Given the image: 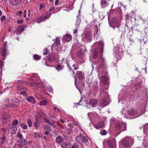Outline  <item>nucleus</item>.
<instances>
[{
    "label": "nucleus",
    "mask_w": 148,
    "mask_h": 148,
    "mask_svg": "<svg viewBox=\"0 0 148 148\" xmlns=\"http://www.w3.org/2000/svg\"><path fill=\"white\" fill-rule=\"evenodd\" d=\"M77 142L83 146L84 145L87 144L88 140L86 136L82 134H80L76 138Z\"/></svg>",
    "instance_id": "1"
},
{
    "label": "nucleus",
    "mask_w": 148,
    "mask_h": 148,
    "mask_svg": "<svg viewBox=\"0 0 148 148\" xmlns=\"http://www.w3.org/2000/svg\"><path fill=\"white\" fill-rule=\"evenodd\" d=\"M104 44L103 42H100L98 44V46L99 47V50L101 54V58L100 59L99 61L101 65H103L105 60L104 58L103 57V47Z\"/></svg>",
    "instance_id": "2"
},
{
    "label": "nucleus",
    "mask_w": 148,
    "mask_h": 148,
    "mask_svg": "<svg viewBox=\"0 0 148 148\" xmlns=\"http://www.w3.org/2000/svg\"><path fill=\"white\" fill-rule=\"evenodd\" d=\"M9 52L8 48L6 45L0 49V54L1 56L3 57V59H5L6 56L8 55Z\"/></svg>",
    "instance_id": "3"
},
{
    "label": "nucleus",
    "mask_w": 148,
    "mask_h": 148,
    "mask_svg": "<svg viewBox=\"0 0 148 148\" xmlns=\"http://www.w3.org/2000/svg\"><path fill=\"white\" fill-rule=\"evenodd\" d=\"M51 16V14L48 13H47L45 16L44 14H42L40 16L37 18L36 21L38 23H39L43 21L48 18Z\"/></svg>",
    "instance_id": "4"
},
{
    "label": "nucleus",
    "mask_w": 148,
    "mask_h": 148,
    "mask_svg": "<svg viewBox=\"0 0 148 148\" xmlns=\"http://www.w3.org/2000/svg\"><path fill=\"white\" fill-rule=\"evenodd\" d=\"M44 119L46 122L49 124L50 125L52 126L53 127H56L57 126H60L59 125V123L57 122H56L55 121L53 120H51V122H50V120L47 118H45Z\"/></svg>",
    "instance_id": "5"
},
{
    "label": "nucleus",
    "mask_w": 148,
    "mask_h": 148,
    "mask_svg": "<svg viewBox=\"0 0 148 148\" xmlns=\"http://www.w3.org/2000/svg\"><path fill=\"white\" fill-rule=\"evenodd\" d=\"M105 93L107 95V97H106V98H102V99L101 101V104L102 105L103 107H104L108 105L109 103L108 101V96L106 92Z\"/></svg>",
    "instance_id": "6"
},
{
    "label": "nucleus",
    "mask_w": 148,
    "mask_h": 148,
    "mask_svg": "<svg viewBox=\"0 0 148 148\" xmlns=\"http://www.w3.org/2000/svg\"><path fill=\"white\" fill-rule=\"evenodd\" d=\"M129 141L130 138L128 137H126L122 140L120 143L124 147H127L129 146Z\"/></svg>",
    "instance_id": "7"
},
{
    "label": "nucleus",
    "mask_w": 148,
    "mask_h": 148,
    "mask_svg": "<svg viewBox=\"0 0 148 148\" xmlns=\"http://www.w3.org/2000/svg\"><path fill=\"white\" fill-rule=\"evenodd\" d=\"M139 115L137 113V111L136 109H134L130 110V116H133V117L130 116V119L135 118L137 117Z\"/></svg>",
    "instance_id": "8"
},
{
    "label": "nucleus",
    "mask_w": 148,
    "mask_h": 148,
    "mask_svg": "<svg viewBox=\"0 0 148 148\" xmlns=\"http://www.w3.org/2000/svg\"><path fill=\"white\" fill-rule=\"evenodd\" d=\"M86 104L87 107H88V104L90 105L92 107H94L97 105V101L95 99H93L89 101L88 103H86Z\"/></svg>",
    "instance_id": "9"
},
{
    "label": "nucleus",
    "mask_w": 148,
    "mask_h": 148,
    "mask_svg": "<svg viewBox=\"0 0 148 148\" xmlns=\"http://www.w3.org/2000/svg\"><path fill=\"white\" fill-rule=\"evenodd\" d=\"M124 112L123 113L124 114V116L127 119L129 118L130 116V113L129 111H130V109L128 107H125L123 108Z\"/></svg>",
    "instance_id": "10"
},
{
    "label": "nucleus",
    "mask_w": 148,
    "mask_h": 148,
    "mask_svg": "<svg viewBox=\"0 0 148 148\" xmlns=\"http://www.w3.org/2000/svg\"><path fill=\"white\" fill-rule=\"evenodd\" d=\"M98 82L96 80L91 83V85L94 91H97L99 90V88L97 85Z\"/></svg>",
    "instance_id": "11"
},
{
    "label": "nucleus",
    "mask_w": 148,
    "mask_h": 148,
    "mask_svg": "<svg viewBox=\"0 0 148 148\" xmlns=\"http://www.w3.org/2000/svg\"><path fill=\"white\" fill-rule=\"evenodd\" d=\"M9 127L10 128H9L8 131L11 134H15L17 130L16 127L14 126H11V125H10Z\"/></svg>",
    "instance_id": "12"
},
{
    "label": "nucleus",
    "mask_w": 148,
    "mask_h": 148,
    "mask_svg": "<svg viewBox=\"0 0 148 148\" xmlns=\"http://www.w3.org/2000/svg\"><path fill=\"white\" fill-rule=\"evenodd\" d=\"M76 75L80 80H82L84 78V72L81 71H78L76 73Z\"/></svg>",
    "instance_id": "13"
},
{
    "label": "nucleus",
    "mask_w": 148,
    "mask_h": 148,
    "mask_svg": "<svg viewBox=\"0 0 148 148\" xmlns=\"http://www.w3.org/2000/svg\"><path fill=\"white\" fill-rule=\"evenodd\" d=\"M72 37L69 34H66L62 38V40H64L66 42H69L71 40Z\"/></svg>",
    "instance_id": "14"
},
{
    "label": "nucleus",
    "mask_w": 148,
    "mask_h": 148,
    "mask_svg": "<svg viewBox=\"0 0 148 148\" xmlns=\"http://www.w3.org/2000/svg\"><path fill=\"white\" fill-rule=\"evenodd\" d=\"M125 127V124L123 122H119L116 125V128L118 130H121L123 131V128Z\"/></svg>",
    "instance_id": "15"
},
{
    "label": "nucleus",
    "mask_w": 148,
    "mask_h": 148,
    "mask_svg": "<svg viewBox=\"0 0 148 148\" xmlns=\"http://www.w3.org/2000/svg\"><path fill=\"white\" fill-rule=\"evenodd\" d=\"M21 0H10V3L12 5H17L21 3Z\"/></svg>",
    "instance_id": "16"
},
{
    "label": "nucleus",
    "mask_w": 148,
    "mask_h": 148,
    "mask_svg": "<svg viewBox=\"0 0 148 148\" xmlns=\"http://www.w3.org/2000/svg\"><path fill=\"white\" fill-rule=\"evenodd\" d=\"M104 125L105 124L104 121H100L95 124L94 125V127L96 129H99L103 127L104 126Z\"/></svg>",
    "instance_id": "17"
},
{
    "label": "nucleus",
    "mask_w": 148,
    "mask_h": 148,
    "mask_svg": "<svg viewBox=\"0 0 148 148\" xmlns=\"http://www.w3.org/2000/svg\"><path fill=\"white\" fill-rule=\"evenodd\" d=\"M25 140L24 139H20L18 141V146L20 148H22L25 145Z\"/></svg>",
    "instance_id": "18"
},
{
    "label": "nucleus",
    "mask_w": 148,
    "mask_h": 148,
    "mask_svg": "<svg viewBox=\"0 0 148 148\" xmlns=\"http://www.w3.org/2000/svg\"><path fill=\"white\" fill-rule=\"evenodd\" d=\"M142 82L141 81H139L136 83L134 85V88L137 90L139 89L142 85Z\"/></svg>",
    "instance_id": "19"
},
{
    "label": "nucleus",
    "mask_w": 148,
    "mask_h": 148,
    "mask_svg": "<svg viewBox=\"0 0 148 148\" xmlns=\"http://www.w3.org/2000/svg\"><path fill=\"white\" fill-rule=\"evenodd\" d=\"M100 4L103 8H105L108 5V3L106 0H101Z\"/></svg>",
    "instance_id": "20"
},
{
    "label": "nucleus",
    "mask_w": 148,
    "mask_h": 148,
    "mask_svg": "<svg viewBox=\"0 0 148 148\" xmlns=\"http://www.w3.org/2000/svg\"><path fill=\"white\" fill-rule=\"evenodd\" d=\"M24 30L23 26L22 25H20L18 26L16 28L17 32L19 33L23 32Z\"/></svg>",
    "instance_id": "21"
},
{
    "label": "nucleus",
    "mask_w": 148,
    "mask_h": 148,
    "mask_svg": "<svg viewBox=\"0 0 148 148\" xmlns=\"http://www.w3.org/2000/svg\"><path fill=\"white\" fill-rule=\"evenodd\" d=\"M3 137L0 138V144H4L6 142V137L5 136L4 133L3 134Z\"/></svg>",
    "instance_id": "22"
},
{
    "label": "nucleus",
    "mask_w": 148,
    "mask_h": 148,
    "mask_svg": "<svg viewBox=\"0 0 148 148\" xmlns=\"http://www.w3.org/2000/svg\"><path fill=\"white\" fill-rule=\"evenodd\" d=\"M26 99L29 102L34 103L36 102V101L34 98L31 96H29V97L26 98Z\"/></svg>",
    "instance_id": "23"
},
{
    "label": "nucleus",
    "mask_w": 148,
    "mask_h": 148,
    "mask_svg": "<svg viewBox=\"0 0 148 148\" xmlns=\"http://www.w3.org/2000/svg\"><path fill=\"white\" fill-rule=\"evenodd\" d=\"M48 60L50 62H53L56 60V56L53 55H51L48 57Z\"/></svg>",
    "instance_id": "24"
},
{
    "label": "nucleus",
    "mask_w": 148,
    "mask_h": 148,
    "mask_svg": "<svg viewBox=\"0 0 148 148\" xmlns=\"http://www.w3.org/2000/svg\"><path fill=\"white\" fill-rule=\"evenodd\" d=\"M63 141V138L61 136H58L56 138V142L57 143L60 144L62 143Z\"/></svg>",
    "instance_id": "25"
},
{
    "label": "nucleus",
    "mask_w": 148,
    "mask_h": 148,
    "mask_svg": "<svg viewBox=\"0 0 148 148\" xmlns=\"http://www.w3.org/2000/svg\"><path fill=\"white\" fill-rule=\"evenodd\" d=\"M71 146V144L69 142H67L64 143L63 146L64 148H70Z\"/></svg>",
    "instance_id": "26"
},
{
    "label": "nucleus",
    "mask_w": 148,
    "mask_h": 148,
    "mask_svg": "<svg viewBox=\"0 0 148 148\" xmlns=\"http://www.w3.org/2000/svg\"><path fill=\"white\" fill-rule=\"evenodd\" d=\"M116 142V140L115 139L113 138V142L112 144L111 142H108V145L109 147L110 148H113L114 145Z\"/></svg>",
    "instance_id": "27"
},
{
    "label": "nucleus",
    "mask_w": 148,
    "mask_h": 148,
    "mask_svg": "<svg viewBox=\"0 0 148 148\" xmlns=\"http://www.w3.org/2000/svg\"><path fill=\"white\" fill-rule=\"evenodd\" d=\"M55 43L53 44L52 45V46L54 47L60 44V40L58 38H57L56 39H55Z\"/></svg>",
    "instance_id": "28"
},
{
    "label": "nucleus",
    "mask_w": 148,
    "mask_h": 148,
    "mask_svg": "<svg viewBox=\"0 0 148 148\" xmlns=\"http://www.w3.org/2000/svg\"><path fill=\"white\" fill-rule=\"evenodd\" d=\"M27 91V89L26 88L24 89V90H22V91H21L19 92V93L20 94L24 96H27V93L26 92V91Z\"/></svg>",
    "instance_id": "29"
},
{
    "label": "nucleus",
    "mask_w": 148,
    "mask_h": 148,
    "mask_svg": "<svg viewBox=\"0 0 148 148\" xmlns=\"http://www.w3.org/2000/svg\"><path fill=\"white\" fill-rule=\"evenodd\" d=\"M30 85L32 86H33L36 88H38L39 87V84L38 83L36 82H32L31 83Z\"/></svg>",
    "instance_id": "30"
},
{
    "label": "nucleus",
    "mask_w": 148,
    "mask_h": 148,
    "mask_svg": "<svg viewBox=\"0 0 148 148\" xmlns=\"http://www.w3.org/2000/svg\"><path fill=\"white\" fill-rule=\"evenodd\" d=\"M101 79L103 84H106L107 83L108 80L106 76H102L101 77Z\"/></svg>",
    "instance_id": "31"
},
{
    "label": "nucleus",
    "mask_w": 148,
    "mask_h": 148,
    "mask_svg": "<svg viewBox=\"0 0 148 148\" xmlns=\"http://www.w3.org/2000/svg\"><path fill=\"white\" fill-rule=\"evenodd\" d=\"M91 35L90 33L89 32H87L85 34V37L86 39L87 40L86 41H88V40L90 39L91 37Z\"/></svg>",
    "instance_id": "32"
},
{
    "label": "nucleus",
    "mask_w": 148,
    "mask_h": 148,
    "mask_svg": "<svg viewBox=\"0 0 148 148\" xmlns=\"http://www.w3.org/2000/svg\"><path fill=\"white\" fill-rule=\"evenodd\" d=\"M98 51L97 50H95L94 52V53L92 55V57L94 59L96 58L98 55Z\"/></svg>",
    "instance_id": "33"
},
{
    "label": "nucleus",
    "mask_w": 148,
    "mask_h": 148,
    "mask_svg": "<svg viewBox=\"0 0 148 148\" xmlns=\"http://www.w3.org/2000/svg\"><path fill=\"white\" fill-rule=\"evenodd\" d=\"M34 59L36 60H38L40 59L41 56L39 55L34 54L33 56Z\"/></svg>",
    "instance_id": "34"
},
{
    "label": "nucleus",
    "mask_w": 148,
    "mask_h": 148,
    "mask_svg": "<svg viewBox=\"0 0 148 148\" xmlns=\"http://www.w3.org/2000/svg\"><path fill=\"white\" fill-rule=\"evenodd\" d=\"M47 101L44 100L40 102L39 104L40 105H46L47 104Z\"/></svg>",
    "instance_id": "35"
},
{
    "label": "nucleus",
    "mask_w": 148,
    "mask_h": 148,
    "mask_svg": "<svg viewBox=\"0 0 148 148\" xmlns=\"http://www.w3.org/2000/svg\"><path fill=\"white\" fill-rule=\"evenodd\" d=\"M66 64L67 66L68 69L69 71L70 72L71 71H72V69L71 66L69 64V63L68 62H66Z\"/></svg>",
    "instance_id": "36"
},
{
    "label": "nucleus",
    "mask_w": 148,
    "mask_h": 148,
    "mask_svg": "<svg viewBox=\"0 0 148 148\" xmlns=\"http://www.w3.org/2000/svg\"><path fill=\"white\" fill-rule=\"evenodd\" d=\"M129 15L128 14H126V24L125 25V26H127V27H128V25H127V22H128V23H129Z\"/></svg>",
    "instance_id": "37"
},
{
    "label": "nucleus",
    "mask_w": 148,
    "mask_h": 148,
    "mask_svg": "<svg viewBox=\"0 0 148 148\" xmlns=\"http://www.w3.org/2000/svg\"><path fill=\"white\" fill-rule=\"evenodd\" d=\"M100 133L101 135H105L107 134V132L105 130H101Z\"/></svg>",
    "instance_id": "38"
},
{
    "label": "nucleus",
    "mask_w": 148,
    "mask_h": 148,
    "mask_svg": "<svg viewBox=\"0 0 148 148\" xmlns=\"http://www.w3.org/2000/svg\"><path fill=\"white\" fill-rule=\"evenodd\" d=\"M63 67L62 65L60 64H58L57 67H56V69L58 71H59L60 70L62 69H63Z\"/></svg>",
    "instance_id": "39"
},
{
    "label": "nucleus",
    "mask_w": 148,
    "mask_h": 148,
    "mask_svg": "<svg viewBox=\"0 0 148 148\" xmlns=\"http://www.w3.org/2000/svg\"><path fill=\"white\" fill-rule=\"evenodd\" d=\"M25 88L19 85L17 86V88L18 90H24V89Z\"/></svg>",
    "instance_id": "40"
},
{
    "label": "nucleus",
    "mask_w": 148,
    "mask_h": 148,
    "mask_svg": "<svg viewBox=\"0 0 148 148\" xmlns=\"http://www.w3.org/2000/svg\"><path fill=\"white\" fill-rule=\"evenodd\" d=\"M34 136L35 138H39L41 137V136L39 134L36 132L34 133Z\"/></svg>",
    "instance_id": "41"
},
{
    "label": "nucleus",
    "mask_w": 148,
    "mask_h": 148,
    "mask_svg": "<svg viewBox=\"0 0 148 148\" xmlns=\"http://www.w3.org/2000/svg\"><path fill=\"white\" fill-rule=\"evenodd\" d=\"M18 123V121L16 120H14L12 123V126H14L17 124Z\"/></svg>",
    "instance_id": "42"
},
{
    "label": "nucleus",
    "mask_w": 148,
    "mask_h": 148,
    "mask_svg": "<svg viewBox=\"0 0 148 148\" xmlns=\"http://www.w3.org/2000/svg\"><path fill=\"white\" fill-rule=\"evenodd\" d=\"M27 123L29 127H30L32 126V123L31 120L30 119H28L27 120Z\"/></svg>",
    "instance_id": "43"
},
{
    "label": "nucleus",
    "mask_w": 148,
    "mask_h": 148,
    "mask_svg": "<svg viewBox=\"0 0 148 148\" xmlns=\"http://www.w3.org/2000/svg\"><path fill=\"white\" fill-rule=\"evenodd\" d=\"M73 69L75 70H76L79 69L78 66L75 64H73Z\"/></svg>",
    "instance_id": "44"
},
{
    "label": "nucleus",
    "mask_w": 148,
    "mask_h": 148,
    "mask_svg": "<svg viewBox=\"0 0 148 148\" xmlns=\"http://www.w3.org/2000/svg\"><path fill=\"white\" fill-rule=\"evenodd\" d=\"M71 148H78V146L77 143H74Z\"/></svg>",
    "instance_id": "45"
},
{
    "label": "nucleus",
    "mask_w": 148,
    "mask_h": 148,
    "mask_svg": "<svg viewBox=\"0 0 148 148\" xmlns=\"http://www.w3.org/2000/svg\"><path fill=\"white\" fill-rule=\"evenodd\" d=\"M21 127L24 129H26L27 128V125L22 124L21 125Z\"/></svg>",
    "instance_id": "46"
},
{
    "label": "nucleus",
    "mask_w": 148,
    "mask_h": 148,
    "mask_svg": "<svg viewBox=\"0 0 148 148\" xmlns=\"http://www.w3.org/2000/svg\"><path fill=\"white\" fill-rule=\"evenodd\" d=\"M45 52L43 53V54L45 55H47L49 53V51L48 50L47 48H46L45 49Z\"/></svg>",
    "instance_id": "47"
},
{
    "label": "nucleus",
    "mask_w": 148,
    "mask_h": 148,
    "mask_svg": "<svg viewBox=\"0 0 148 148\" xmlns=\"http://www.w3.org/2000/svg\"><path fill=\"white\" fill-rule=\"evenodd\" d=\"M17 136L20 139H23V136L22 134H21L20 132L18 133L17 135Z\"/></svg>",
    "instance_id": "48"
},
{
    "label": "nucleus",
    "mask_w": 148,
    "mask_h": 148,
    "mask_svg": "<svg viewBox=\"0 0 148 148\" xmlns=\"http://www.w3.org/2000/svg\"><path fill=\"white\" fill-rule=\"evenodd\" d=\"M72 130L71 128H69L67 129V132L68 134H71L72 132Z\"/></svg>",
    "instance_id": "49"
},
{
    "label": "nucleus",
    "mask_w": 148,
    "mask_h": 148,
    "mask_svg": "<svg viewBox=\"0 0 148 148\" xmlns=\"http://www.w3.org/2000/svg\"><path fill=\"white\" fill-rule=\"evenodd\" d=\"M78 56H79L80 57H82L83 55V53L81 51H79L77 53Z\"/></svg>",
    "instance_id": "50"
},
{
    "label": "nucleus",
    "mask_w": 148,
    "mask_h": 148,
    "mask_svg": "<svg viewBox=\"0 0 148 148\" xmlns=\"http://www.w3.org/2000/svg\"><path fill=\"white\" fill-rule=\"evenodd\" d=\"M44 6V3H42L40 5V7H39V10H41L43 8Z\"/></svg>",
    "instance_id": "51"
},
{
    "label": "nucleus",
    "mask_w": 148,
    "mask_h": 148,
    "mask_svg": "<svg viewBox=\"0 0 148 148\" xmlns=\"http://www.w3.org/2000/svg\"><path fill=\"white\" fill-rule=\"evenodd\" d=\"M6 17L4 16H2L1 18V20L2 21H3L5 20L6 19Z\"/></svg>",
    "instance_id": "52"
},
{
    "label": "nucleus",
    "mask_w": 148,
    "mask_h": 148,
    "mask_svg": "<svg viewBox=\"0 0 148 148\" xmlns=\"http://www.w3.org/2000/svg\"><path fill=\"white\" fill-rule=\"evenodd\" d=\"M22 13V12L21 11H18L17 12V15H19L20 17H21V14Z\"/></svg>",
    "instance_id": "53"
},
{
    "label": "nucleus",
    "mask_w": 148,
    "mask_h": 148,
    "mask_svg": "<svg viewBox=\"0 0 148 148\" xmlns=\"http://www.w3.org/2000/svg\"><path fill=\"white\" fill-rule=\"evenodd\" d=\"M16 105L14 103L10 104V107L11 108L15 107Z\"/></svg>",
    "instance_id": "54"
},
{
    "label": "nucleus",
    "mask_w": 148,
    "mask_h": 148,
    "mask_svg": "<svg viewBox=\"0 0 148 148\" xmlns=\"http://www.w3.org/2000/svg\"><path fill=\"white\" fill-rule=\"evenodd\" d=\"M23 21V20L22 19L20 20H18L17 21V22L18 24H20L22 23Z\"/></svg>",
    "instance_id": "55"
},
{
    "label": "nucleus",
    "mask_w": 148,
    "mask_h": 148,
    "mask_svg": "<svg viewBox=\"0 0 148 148\" xmlns=\"http://www.w3.org/2000/svg\"><path fill=\"white\" fill-rule=\"evenodd\" d=\"M83 100V97H82L81 98V99L80 100V101H79V102L77 103V105H81L82 104L81 103H80L82 101V100Z\"/></svg>",
    "instance_id": "56"
},
{
    "label": "nucleus",
    "mask_w": 148,
    "mask_h": 148,
    "mask_svg": "<svg viewBox=\"0 0 148 148\" xmlns=\"http://www.w3.org/2000/svg\"><path fill=\"white\" fill-rule=\"evenodd\" d=\"M44 113L42 112H40L38 114V115L39 116H43L44 115Z\"/></svg>",
    "instance_id": "57"
},
{
    "label": "nucleus",
    "mask_w": 148,
    "mask_h": 148,
    "mask_svg": "<svg viewBox=\"0 0 148 148\" xmlns=\"http://www.w3.org/2000/svg\"><path fill=\"white\" fill-rule=\"evenodd\" d=\"M59 125H60L59 127H58L59 128H62V129H64V127L60 123H59Z\"/></svg>",
    "instance_id": "58"
},
{
    "label": "nucleus",
    "mask_w": 148,
    "mask_h": 148,
    "mask_svg": "<svg viewBox=\"0 0 148 148\" xmlns=\"http://www.w3.org/2000/svg\"><path fill=\"white\" fill-rule=\"evenodd\" d=\"M18 83L20 84H24V83H25V82L21 80H18Z\"/></svg>",
    "instance_id": "59"
},
{
    "label": "nucleus",
    "mask_w": 148,
    "mask_h": 148,
    "mask_svg": "<svg viewBox=\"0 0 148 148\" xmlns=\"http://www.w3.org/2000/svg\"><path fill=\"white\" fill-rule=\"evenodd\" d=\"M38 124H36V123H34V125L36 129H37L38 127Z\"/></svg>",
    "instance_id": "60"
},
{
    "label": "nucleus",
    "mask_w": 148,
    "mask_h": 148,
    "mask_svg": "<svg viewBox=\"0 0 148 148\" xmlns=\"http://www.w3.org/2000/svg\"><path fill=\"white\" fill-rule=\"evenodd\" d=\"M54 9V8L53 6L51 7L49 10V12H51V11L53 10Z\"/></svg>",
    "instance_id": "61"
},
{
    "label": "nucleus",
    "mask_w": 148,
    "mask_h": 148,
    "mask_svg": "<svg viewBox=\"0 0 148 148\" xmlns=\"http://www.w3.org/2000/svg\"><path fill=\"white\" fill-rule=\"evenodd\" d=\"M59 2V0H56L55 1V5H58Z\"/></svg>",
    "instance_id": "62"
},
{
    "label": "nucleus",
    "mask_w": 148,
    "mask_h": 148,
    "mask_svg": "<svg viewBox=\"0 0 148 148\" xmlns=\"http://www.w3.org/2000/svg\"><path fill=\"white\" fill-rule=\"evenodd\" d=\"M36 116H35V118H36V121L34 123H36V124H38V122H39V121H38V120L37 119V118H36Z\"/></svg>",
    "instance_id": "63"
},
{
    "label": "nucleus",
    "mask_w": 148,
    "mask_h": 148,
    "mask_svg": "<svg viewBox=\"0 0 148 148\" xmlns=\"http://www.w3.org/2000/svg\"><path fill=\"white\" fill-rule=\"evenodd\" d=\"M10 104H9L8 103H7V104H4V106L5 107H7L9 108L10 107Z\"/></svg>",
    "instance_id": "64"
}]
</instances>
